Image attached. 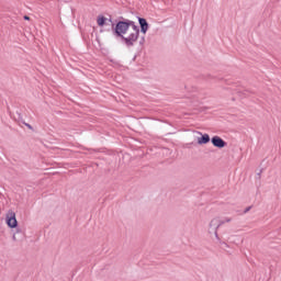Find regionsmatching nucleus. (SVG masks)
<instances>
[{
    "label": "nucleus",
    "instance_id": "9d476101",
    "mask_svg": "<svg viewBox=\"0 0 281 281\" xmlns=\"http://www.w3.org/2000/svg\"><path fill=\"white\" fill-rule=\"evenodd\" d=\"M249 210H251V206H248V207L244 211V213L247 214V212H249Z\"/></svg>",
    "mask_w": 281,
    "mask_h": 281
},
{
    "label": "nucleus",
    "instance_id": "0eeeda50",
    "mask_svg": "<svg viewBox=\"0 0 281 281\" xmlns=\"http://www.w3.org/2000/svg\"><path fill=\"white\" fill-rule=\"evenodd\" d=\"M97 23L99 27H104V24L106 23V18H104V15H99L97 19Z\"/></svg>",
    "mask_w": 281,
    "mask_h": 281
},
{
    "label": "nucleus",
    "instance_id": "f03ea898",
    "mask_svg": "<svg viewBox=\"0 0 281 281\" xmlns=\"http://www.w3.org/2000/svg\"><path fill=\"white\" fill-rule=\"evenodd\" d=\"M223 225V222H221V218L214 217L209 223V234H214L215 238L217 240H221V237H218V227Z\"/></svg>",
    "mask_w": 281,
    "mask_h": 281
},
{
    "label": "nucleus",
    "instance_id": "f8f14e48",
    "mask_svg": "<svg viewBox=\"0 0 281 281\" xmlns=\"http://www.w3.org/2000/svg\"><path fill=\"white\" fill-rule=\"evenodd\" d=\"M13 240H16V235L15 234L13 235Z\"/></svg>",
    "mask_w": 281,
    "mask_h": 281
},
{
    "label": "nucleus",
    "instance_id": "f257e3e1",
    "mask_svg": "<svg viewBox=\"0 0 281 281\" xmlns=\"http://www.w3.org/2000/svg\"><path fill=\"white\" fill-rule=\"evenodd\" d=\"M114 34L123 38L127 47H133L137 43V38H139V26L135 25V22L131 20L120 21L116 23Z\"/></svg>",
    "mask_w": 281,
    "mask_h": 281
},
{
    "label": "nucleus",
    "instance_id": "6e6552de",
    "mask_svg": "<svg viewBox=\"0 0 281 281\" xmlns=\"http://www.w3.org/2000/svg\"><path fill=\"white\" fill-rule=\"evenodd\" d=\"M222 225H225V223H232V217H224L221 220Z\"/></svg>",
    "mask_w": 281,
    "mask_h": 281
},
{
    "label": "nucleus",
    "instance_id": "1a4fd4ad",
    "mask_svg": "<svg viewBox=\"0 0 281 281\" xmlns=\"http://www.w3.org/2000/svg\"><path fill=\"white\" fill-rule=\"evenodd\" d=\"M25 124V126H27L29 128H30V131H32V125H30V123H24Z\"/></svg>",
    "mask_w": 281,
    "mask_h": 281
},
{
    "label": "nucleus",
    "instance_id": "20e7f679",
    "mask_svg": "<svg viewBox=\"0 0 281 281\" xmlns=\"http://www.w3.org/2000/svg\"><path fill=\"white\" fill-rule=\"evenodd\" d=\"M213 146H215V148H225V146H227V143H225V140H223V138L218 137V136H214L211 139Z\"/></svg>",
    "mask_w": 281,
    "mask_h": 281
},
{
    "label": "nucleus",
    "instance_id": "39448f33",
    "mask_svg": "<svg viewBox=\"0 0 281 281\" xmlns=\"http://www.w3.org/2000/svg\"><path fill=\"white\" fill-rule=\"evenodd\" d=\"M198 135H201L198 137V144L200 146H203V144H210V135L209 134H203L201 132H198Z\"/></svg>",
    "mask_w": 281,
    "mask_h": 281
},
{
    "label": "nucleus",
    "instance_id": "7ed1b4c3",
    "mask_svg": "<svg viewBox=\"0 0 281 281\" xmlns=\"http://www.w3.org/2000/svg\"><path fill=\"white\" fill-rule=\"evenodd\" d=\"M7 225L11 228H14L19 225V222L16 221V213L14 211L9 210L5 216Z\"/></svg>",
    "mask_w": 281,
    "mask_h": 281
},
{
    "label": "nucleus",
    "instance_id": "423d86ee",
    "mask_svg": "<svg viewBox=\"0 0 281 281\" xmlns=\"http://www.w3.org/2000/svg\"><path fill=\"white\" fill-rule=\"evenodd\" d=\"M138 23L140 25L142 34H146V32H148V22L146 21V19L139 18Z\"/></svg>",
    "mask_w": 281,
    "mask_h": 281
},
{
    "label": "nucleus",
    "instance_id": "9b49d317",
    "mask_svg": "<svg viewBox=\"0 0 281 281\" xmlns=\"http://www.w3.org/2000/svg\"><path fill=\"white\" fill-rule=\"evenodd\" d=\"M24 21H30V16L24 15Z\"/></svg>",
    "mask_w": 281,
    "mask_h": 281
}]
</instances>
